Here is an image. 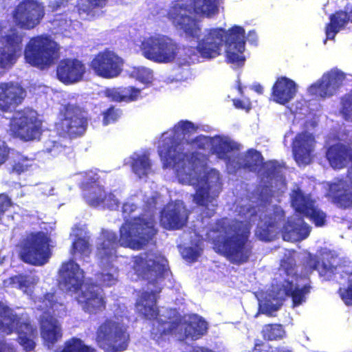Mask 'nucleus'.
Segmentation results:
<instances>
[{"instance_id": "obj_1", "label": "nucleus", "mask_w": 352, "mask_h": 352, "mask_svg": "<svg viewBox=\"0 0 352 352\" xmlns=\"http://www.w3.org/2000/svg\"><path fill=\"white\" fill-rule=\"evenodd\" d=\"M155 223V218L152 216H139L124 222L120 228L119 239L115 232L103 233L97 248L99 259L109 262L116 256L118 245L133 250H141L156 235L157 230Z\"/></svg>"}, {"instance_id": "obj_2", "label": "nucleus", "mask_w": 352, "mask_h": 352, "mask_svg": "<svg viewBox=\"0 0 352 352\" xmlns=\"http://www.w3.org/2000/svg\"><path fill=\"white\" fill-rule=\"evenodd\" d=\"M245 31L239 25H234L228 31L223 28L209 29L196 47L197 51L204 58H213L221 54V49L225 43L228 50L226 58L228 63L241 65L245 57L241 54L245 51Z\"/></svg>"}, {"instance_id": "obj_3", "label": "nucleus", "mask_w": 352, "mask_h": 352, "mask_svg": "<svg viewBox=\"0 0 352 352\" xmlns=\"http://www.w3.org/2000/svg\"><path fill=\"white\" fill-rule=\"evenodd\" d=\"M214 230L224 234L233 233L226 237L218 247L232 263L239 265L249 261L253 247L249 240L250 230L248 227L241 221H230L225 217L217 220Z\"/></svg>"}, {"instance_id": "obj_4", "label": "nucleus", "mask_w": 352, "mask_h": 352, "mask_svg": "<svg viewBox=\"0 0 352 352\" xmlns=\"http://www.w3.org/2000/svg\"><path fill=\"white\" fill-rule=\"evenodd\" d=\"M160 293L161 289L156 287L151 292H143L135 303L140 314L148 320H153L150 336L158 344L168 340L181 324L180 319L168 317L167 320H163L158 318L160 309L157 302Z\"/></svg>"}, {"instance_id": "obj_5", "label": "nucleus", "mask_w": 352, "mask_h": 352, "mask_svg": "<svg viewBox=\"0 0 352 352\" xmlns=\"http://www.w3.org/2000/svg\"><path fill=\"white\" fill-rule=\"evenodd\" d=\"M283 239L287 241H302L310 233V227L302 220H287L283 210H275L265 217V221L257 227L256 234L259 239L270 241L274 233L280 228Z\"/></svg>"}, {"instance_id": "obj_6", "label": "nucleus", "mask_w": 352, "mask_h": 352, "mask_svg": "<svg viewBox=\"0 0 352 352\" xmlns=\"http://www.w3.org/2000/svg\"><path fill=\"white\" fill-rule=\"evenodd\" d=\"M43 121L38 112L29 107L16 111L10 119L8 131L15 139L28 142L38 140L43 133Z\"/></svg>"}, {"instance_id": "obj_7", "label": "nucleus", "mask_w": 352, "mask_h": 352, "mask_svg": "<svg viewBox=\"0 0 352 352\" xmlns=\"http://www.w3.org/2000/svg\"><path fill=\"white\" fill-rule=\"evenodd\" d=\"M50 242L51 239L47 232L37 231L28 233L18 244L20 259L34 266L44 265L52 256Z\"/></svg>"}, {"instance_id": "obj_8", "label": "nucleus", "mask_w": 352, "mask_h": 352, "mask_svg": "<svg viewBox=\"0 0 352 352\" xmlns=\"http://www.w3.org/2000/svg\"><path fill=\"white\" fill-rule=\"evenodd\" d=\"M222 188L221 174L214 168H211L197 179L192 198L193 201L202 208L201 213L204 217L210 218L214 215L217 207L214 201Z\"/></svg>"}, {"instance_id": "obj_9", "label": "nucleus", "mask_w": 352, "mask_h": 352, "mask_svg": "<svg viewBox=\"0 0 352 352\" xmlns=\"http://www.w3.org/2000/svg\"><path fill=\"white\" fill-rule=\"evenodd\" d=\"M96 342L105 352H122L128 348L130 335L124 324L107 318L98 326Z\"/></svg>"}, {"instance_id": "obj_10", "label": "nucleus", "mask_w": 352, "mask_h": 352, "mask_svg": "<svg viewBox=\"0 0 352 352\" xmlns=\"http://www.w3.org/2000/svg\"><path fill=\"white\" fill-rule=\"evenodd\" d=\"M58 48L50 36L41 34L30 38L24 50V58L30 65L45 69L54 64Z\"/></svg>"}, {"instance_id": "obj_11", "label": "nucleus", "mask_w": 352, "mask_h": 352, "mask_svg": "<svg viewBox=\"0 0 352 352\" xmlns=\"http://www.w3.org/2000/svg\"><path fill=\"white\" fill-rule=\"evenodd\" d=\"M84 109L76 104L68 102L63 104L58 113V121L56 129L63 137L75 138L86 131L87 119Z\"/></svg>"}, {"instance_id": "obj_12", "label": "nucleus", "mask_w": 352, "mask_h": 352, "mask_svg": "<svg viewBox=\"0 0 352 352\" xmlns=\"http://www.w3.org/2000/svg\"><path fill=\"white\" fill-rule=\"evenodd\" d=\"M45 14L43 3L37 0H22L12 12L15 25L23 30H32L42 21Z\"/></svg>"}, {"instance_id": "obj_13", "label": "nucleus", "mask_w": 352, "mask_h": 352, "mask_svg": "<svg viewBox=\"0 0 352 352\" xmlns=\"http://www.w3.org/2000/svg\"><path fill=\"white\" fill-rule=\"evenodd\" d=\"M123 58L109 48L99 52L90 63V67L95 74L104 79L118 77L123 71Z\"/></svg>"}, {"instance_id": "obj_14", "label": "nucleus", "mask_w": 352, "mask_h": 352, "mask_svg": "<svg viewBox=\"0 0 352 352\" xmlns=\"http://www.w3.org/2000/svg\"><path fill=\"white\" fill-rule=\"evenodd\" d=\"M190 211L183 201L176 200L165 205L160 211V224L167 230H177L187 224Z\"/></svg>"}, {"instance_id": "obj_15", "label": "nucleus", "mask_w": 352, "mask_h": 352, "mask_svg": "<svg viewBox=\"0 0 352 352\" xmlns=\"http://www.w3.org/2000/svg\"><path fill=\"white\" fill-rule=\"evenodd\" d=\"M78 303L82 310L89 314L103 312L107 307V301L103 290L96 283H86L76 297Z\"/></svg>"}, {"instance_id": "obj_16", "label": "nucleus", "mask_w": 352, "mask_h": 352, "mask_svg": "<svg viewBox=\"0 0 352 352\" xmlns=\"http://www.w3.org/2000/svg\"><path fill=\"white\" fill-rule=\"evenodd\" d=\"M22 41V36L15 30L0 37V72L16 62L21 54Z\"/></svg>"}, {"instance_id": "obj_17", "label": "nucleus", "mask_w": 352, "mask_h": 352, "mask_svg": "<svg viewBox=\"0 0 352 352\" xmlns=\"http://www.w3.org/2000/svg\"><path fill=\"white\" fill-rule=\"evenodd\" d=\"M291 202L296 211L308 217L316 227L325 225L327 218L325 212L315 207L310 198L306 196L300 189L297 188L292 191Z\"/></svg>"}, {"instance_id": "obj_18", "label": "nucleus", "mask_w": 352, "mask_h": 352, "mask_svg": "<svg viewBox=\"0 0 352 352\" xmlns=\"http://www.w3.org/2000/svg\"><path fill=\"white\" fill-rule=\"evenodd\" d=\"M187 12V9L183 6L175 5L169 10L168 17L186 37L198 38L201 34V28L197 21L188 15Z\"/></svg>"}, {"instance_id": "obj_19", "label": "nucleus", "mask_w": 352, "mask_h": 352, "mask_svg": "<svg viewBox=\"0 0 352 352\" xmlns=\"http://www.w3.org/2000/svg\"><path fill=\"white\" fill-rule=\"evenodd\" d=\"M58 275L60 284L66 292L77 293L84 283V272L73 259L62 263Z\"/></svg>"}, {"instance_id": "obj_20", "label": "nucleus", "mask_w": 352, "mask_h": 352, "mask_svg": "<svg viewBox=\"0 0 352 352\" xmlns=\"http://www.w3.org/2000/svg\"><path fill=\"white\" fill-rule=\"evenodd\" d=\"M314 271H317L322 280H330L337 274V265L331 262L329 259H320L318 256L308 254L301 262V273L305 276H309Z\"/></svg>"}, {"instance_id": "obj_21", "label": "nucleus", "mask_w": 352, "mask_h": 352, "mask_svg": "<svg viewBox=\"0 0 352 352\" xmlns=\"http://www.w3.org/2000/svg\"><path fill=\"white\" fill-rule=\"evenodd\" d=\"M311 290V286L309 283L305 284L300 288L294 286L292 280L284 279L283 281L276 283L274 292L277 298L285 299L289 297L292 300V307H296L306 301V296Z\"/></svg>"}, {"instance_id": "obj_22", "label": "nucleus", "mask_w": 352, "mask_h": 352, "mask_svg": "<svg viewBox=\"0 0 352 352\" xmlns=\"http://www.w3.org/2000/svg\"><path fill=\"white\" fill-rule=\"evenodd\" d=\"M85 72L82 61L77 58H64L57 66L56 76L60 82L68 85L82 80Z\"/></svg>"}, {"instance_id": "obj_23", "label": "nucleus", "mask_w": 352, "mask_h": 352, "mask_svg": "<svg viewBox=\"0 0 352 352\" xmlns=\"http://www.w3.org/2000/svg\"><path fill=\"white\" fill-rule=\"evenodd\" d=\"M315 139L307 131L299 133L292 143V151L295 160L298 164H309L311 162Z\"/></svg>"}, {"instance_id": "obj_24", "label": "nucleus", "mask_w": 352, "mask_h": 352, "mask_svg": "<svg viewBox=\"0 0 352 352\" xmlns=\"http://www.w3.org/2000/svg\"><path fill=\"white\" fill-rule=\"evenodd\" d=\"M352 74L334 67L323 73L322 76L309 88H340L352 86Z\"/></svg>"}, {"instance_id": "obj_25", "label": "nucleus", "mask_w": 352, "mask_h": 352, "mask_svg": "<svg viewBox=\"0 0 352 352\" xmlns=\"http://www.w3.org/2000/svg\"><path fill=\"white\" fill-rule=\"evenodd\" d=\"M170 152L171 148H169L167 151L166 161L172 165L177 175L194 170L199 161L195 153H184L176 151L175 149H173V155H170Z\"/></svg>"}, {"instance_id": "obj_26", "label": "nucleus", "mask_w": 352, "mask_h": 352, "mask_svg": "<svg viewBox=\"0 0 352 352\" xmlns=\"http://www.w3.org/2000/svg\"><path fill=\"white\" fill-rule=\"evenodd\" d=\"M330 21L325 25L326 38L324 40L325 44L327 40H333L340 29L345 27L349 23H352V6L346 7L344 10H338L329 16Z\"/></svg>"}, {"instance_id": "obj_27", "label": "nucleus", "mask_w": 352, "mask_h": 352, "mask_svg": "<svg viewBox=\"0 0 352 352\" xmlns=\"http://www.w3.org/2000/svg\"><path fill=\"white\" fill-rule=\"evenodd\" d=\"M27 322L23 321L11 308L0 301V333L10 335L18 331L19 327Z\"/></svg>"}, {"instance_id": "obj_28", "label": "nucleus", "mask_w": 352, "mask_h": 352, "mask_svg": "<svg viewBox=\"0 0 352 352\" xmlns=\"http://www.w3.org/2000/svg\"><path fill=\"white\" fill-rule=\"evenodd\" d=\"M41 335L44 344L50 348L62 338V330L56 319L47 316L41 321Z\"/></svg>"}, {"instance_id": "obj_29", "label": "nucleus", "mask_w": 352, "mask_h": 352, "mask_svg": "<svg viewBox=\"0 0 352 352\" xmlns=\"http://www.w3.org/2000/svg\"><path fill=\"white\" fill-rule=\"evenodd\" d=\"M236 170L243 169L249 172L257 173L264 164L261 153L254 148L248 149L243 154L237 156Z\"/></svg>"}, {"instance_id": "obj_30", "label": "nucleus", "mask_w": 352, "mask_h": 352, "mask_svg": "<svg viewBox=\"0 0 352 352\" xmlns=\"http://www.w3.org/2000/svg\"><path fill=\"white\" fill-rule=\"evenodd\" d=\"M333 202L340 208H352V190L347 182L340 179L330 186Z\"/></svg>"}, {"instance_id": "obj_31", "label": "nucleus", "mask_w": 352, "mask_h": 352, "mask_svg": "<svg viewBox=\"0 0 352 352\" xmlns=\"http://www.w3.org/2000/svg\"><path fill=\"white\" fill-rule=\"evenodd\" d=\"M26 97V89H0V110L8 112L21 104Z\"/></svg>"}, {"instance_id": "obj_32", "label": "nucleus", "mask_w": 352, "mask_h": 352, "mask_svg": "<svg viewBox=\"0 0 352 352\" xmlns=\"http://www.w3.org/2000/svg\"><path fill=\"white\" fill-rule=\"evenodd\" d=\"M179 45L171 38L162 35L158 63H168L173 62L179 52Z\"/></svg>"}, {"instance_id": "obj_33", "label": "nucleus", "mask_w": 352, "mask_h": 352, "mask_svg": "<svg viewBox=\"0 0 352 352\" xmlns=\"http://www.w3.org/2000/svg\"><path fill=\"white\" fill-rule=\"evenodd\" d=\"M18 341L26 352L32 351L36 346L34 339L37 335V330L30 322H25L18 329Z\"/></svg>"}, {"instance_id": "obj_34", "label": "nucleus", "mask_w": 352, "mask_h": 352, "mask_svg": "<svg viewBox=\"0 0 352 352\" xmlns=\"http://www.w3.org/2000/svg\"><path fill=\"white\" fill-rule=\"evenodd\" d=\"M207 330L208 324L201 317L195 316L185 322L184 335L187 338L199 339L206 333Z\"/></svg>"}, {"instance_id": "obj_35", "label": "nucleus", "mask_w": 352, "mask_h": 352, "mask_svg": "<svg viewBox=\"0 0 352 352\" xmlns=\"http://www.w3.org/2000/svg\"><path fill=\"white\" fill-rule=\"evenodd\" d=\"M238 148V145L234 142L219 138L212 143L211 151L217 158L224 160L227 164H229L230 157L228 154Z\"/></svg>"}, {"instance_id": "obj_36", "label": "nucleus", "mask_w": 352, "mask_h": 352, "mask_svg": "<svg viewBox=\"0 0 352 352\" xmlns=\"http://www.w3.org/2000/svg\"><path fill=\"white\" fill-rule=\"evenodd\" d=\"M161 36H151L142 41L141 51L143 56L148 60L158 62Z\"/></svg>"}, {"instance_id": "obj_37", "label": "nucleus", "mask_w": 352, "mask_h": 352, "mask_svg": "<svg viewBox=\"0 0 352 352\" xmlns=\"http://www.w3.org/2000/svg\"><path fill=\"white\" fill-rule=\"evenodd\" d=\"M147 254H140L133 258L134 270L144 275L155 271L156 265H158L154 259L147 258Z\"/></svg>"}, {"instance_id": "obj_38", "label": "nucleus", "mask_w": 352, "mask_h": 352, "mask_svg": "<svg viewBox=\"0 0 352 352\" xmlns=\"http://www.w3.org/2000/svg\"><path fill=\"white\" fill-rule=\"evenodd\" d=\"M261 334L265 340H280L286 336L284 327L280 324H267L263 326Z\"/></svg>"}, {"instance_id": "obj_39", "label": "nucleus", "mask_w": 352, "mask_h": 352, "mask_svg": "<svg viewBox=\"0 0 352 352\" xmlns=\"http://www.w3.org/2000/svg\"><path fill=\"white\" fill-rule=\"evenodd\" d=\"M191 6L195 12L205 14L207 16L213 15L218 12L217 0H191Z\"/></svg>"}, {"instance_id": "obj_40", "label": "nucleus", "mask_w": 352, "mask_h": 352, "mask_svg": "<svg viewBox=\"0 0 352 352\" xmlns=\"http://www.w3.org/2000/svg\"><path fill=\"white\" fill-rule=\"evenodd\" d=\"M105 193L106 192L104 188L96 185L85 192L84 198L89 206L93 207H101Z\"/></svg>"}, {"instance_id": "obj_41", "label": "nucleus", "mask_w": 352, "mask_h": 352, "mask_svg": "<svg viewBox=\"0 0 352 352\" xmlns=\"http://www.w3.org/2000/svg\"><path fill=\"white\" fill-rule=\"evenodd\" d=\"M133 171L139 177L146 176L151 170V164L146 154L138 155L131 163Z\"/></svg>"}, {"instance_id": "obj_42", "label": "nucleus", "mask_w": 352, "mask_h": 352, "mask_svg": "<svg viewBox=\"0 0 352 352\" xmlns=\"http://www.w3.org/2000/svg\"><path fill=\"white\" fill-rule=\"evenodd\" d=\"M60 352H96V350L78 338H72L66 341Z\"/></svg>"}, {"instance_id": "obj_43", "label": "nucleus", "mask_w": 352, "mask_h": 352, "mask_svg": "<svg viewBox=\"0 0 352 352\" xmlns=\"http://www.w3.org/2000/svg\"><path fill=\"white\" fill-rule=\"evenodd\" d=\"M114 91L115 89H106L105 94L111 98L112 101L130 102L139 98L141 89H130L128 95H122Z\"/></svg>"}, {"instance_id": "obj_44", "label": "nucleus", "mask_w": 352, "mask_h": 352, "mask_svg": "<svg viewBox=\"0 0 352 352\" xmlns=\"http://www.w3.org/2000/svg\"><path fill=\"white\" fill-rule=\"evenodd\" d=\"M280 268L287 276L295 278L296 280L300 276L297 272L296 260L292 256H287L281 259Z\"/></svg>"}, {"instance_id": "obj_45", "label": "nucleus", "mask_w": 352, "mask_h": 352, "mask_svg": "<svg viewBox=\"0 0 352 352\" xmlns=\"http://www.w3.org/2000/svg\"><path fill=\"white\" fill-rule=\"evenodd\" d=\"M340 113L346 121L352 122V89L341 98Z\"/></svg>"}, {"instance_id": "obj_46", "label": "nucleus", "mask_w": 352, "mask_h": 352, "mask_svg": "<svg viewBox=\"0 0 352 352\" xmlns=\"http://www.w3.org/2000/svg\"><path fill=\"white\" fill-rule=\"evenodd\" d=\"M296 89H272L271 97L276 103L285 104L295 95Z\"/></svg>"}, {"instance_id": "obj_47", "label": "nucleus", "mask_w": 352, "mask_h": 352, "mask_svg": "<svg viewBox=\"0 0 352 352\" xmlns=\"http://www.w3.org/2000/svg\"><path fill=\"white\" fill-rule=\"evenodd\" d=\"M79 252L81 255L89 256L91 254L90 245L87 240L82 237H78L72 244L71 254H75Z\"/></svg>"}, {"instance_id": "obj_48", "label": "nucleus", "mask_w": 352, "mask_h": 352, "mask_svg": "<svg viewBox=\"0 0 352 352\" xmlns=\"http://www.w3.org/2000/svg\"><path fill=\"white\" fill-rule=\"evenodd\" d=\"M347 278V287L345 288H339L338 293L344 301L348 305H352V270L351 272H345Z\"/></svg>"}, {"instance_id": "obj_49", "label": "nucleus", "mask_w": 352, "mask_h": 352, "mask_svg": "<svg viewBox=\"0 0 352 352\" xmlns=\"http://www.w3.org/2000/svg\"><path fill=\"white\" fill-rule=\"evenodd\" d=\"M30 166V160L28 157L18 153L16 159L13 161L10 173L20 175L22 173L26 171L28 167Z\"/></svg>"}, {"instance_id": "obj_50", "label": "nucleus", "mask_w": 352, "mask_h": 352, "mask_svg": "<svg viewBox=\"0 0 352 352\" xmlns=\"http://www.w3.org/2000/svg\"><path fill=\"white\" fill-rule=\"evenodd\" d=\"M107 0H80L79 10L89 14L95 9L102 8L106 5Z\"/></svg>"}, {"instance_id": "obj_51", "label": "nucleus", "mask_w": 352, "mask_h": 352, "mask_svg": "<svg viewBox=\"0 0 352 352\" xmlns=\"http://www.w3.org/2000/svg\"><path fill=\"white\" fill-rule=\"evenodd\" d=\"M102 123L104 125H108L113 123L118 119L120 114L118 110L111 106L102 113Z\"/></svg>"}, {"instance_id": "obj_52", "label": "nucleus", "mask_w": 352, "mask_h": 352, "mask_svg": "<svg viewBox=\"0 0 352 352\" xmlns=\"http://www.w3.org/2000/svg\"><path fill=\"white\" fill-rule=\"evenodd\" d=\"M135 77L140 82L149 85L153 81V74L145 68L138 69L135 71Z\"/></svg>"}, {"instance_id": "obj_53", "label": "nucleus", "mask_w": 352, "mask_h": 352, "mask_svg": "<svg viewBox=\"0 0 352 352\" xmlns=\"http://www.w3.org/2000/svg\"><path fill=\"white\" fill-rule=\"evenodd\" d=\"M261 168L264 169L263 173V177L268 179L272 178L277 174L278 165L276 162L273 161L264 162V164L261 165Z\"/></svg>"}, {"instance_id": "obj_54", "label": "nucleus", "mask_w": 352, "mask_h": 352, "mask_svg": "<svg viewBox=\"0 0 352 352\" xmlns=\"http://www.w3.org/2000/svg\"><path fill=\"white\" fill-rule=\"evenodd\" d=\"M119 206V201L116 196L111 192H106L102 201L101 207L113 210Z\"/></svg>"}, {"instance_id": "obj_55", "label": "nucleus", "mask_w": 352, "mask_h": 352, "mask_svg": "<svg viewBox=\"0 0 352 352\" xmlns=\"http://www.w3.org/2000/svg\"><path fill=\"white\" fill-rule=\"evenodd\" d=\"M296 82L286 77L280 76L277 78L272 88H296Z\"/></svg>"}, {"instance_id": "obj_56", "label": "nucleus", "mask_w": 352, "mask_h": 352, "mask_svg": "<svg viewBox=\"0 0 352 352\" xmlns=\"http://www.w3.org/2000/svg\"><path fill=\"white\" fill-rule=\"evenodd\" d=\"M272 346L263 340L257 339L254 342V347L250 352H271Z\"/></svg>"}, {"instance_id": "obj_57", "label": "nucleus", "mask_w": 352, "mask_h": 352, "mask_svg": "<svg viewBox=\"0 0 352 352\" xmlns=\"http://www.w3.org/2000/svg\"><path fill=\"white\" fill-rule=\"evenodd\" d=\"M10 148L3 140H0V166L3 164L9 158Z\"/></svg>"}, {"instance_id": "obj_58", "label": "nucleus", "mask_w": 352, "mask_h": 352, "mask_svg": "<svg viewBox=\"0 0 352 352\" xmlns=\"http://www.w3.org/2000/svg\"><path fill=\"white\" fill-rule=\"evenodd\" d=\"M183 254L184 257L190 261H195L199 256L198 251L192 247L184 248Z\"/></svg>"}, {"instance_id": "obj_59", "label": "nucleus", "mask_w": 352, "mask_h": 352, "mask_svg": "<svg viewBox=\"0 0 352 352\" xmlns=\"http://www.w3.org/2000/svg\"><path fill=\"white\" fill-rule=\"evenodd\" d=\"M43 302L49 307H53L56 304V294L53 292H47L43 295Z\"/></svg>"}, {"instance_id": "obj_60", "label": "nucleus", "mask_w": 352, "mask_h": 352, "mask_svg": "<svg viewBox=\"0 0 352 352\" xmlns=\"http://www.w3.org/2000/svg\"><path fill=\"white\" fill-rule=\"evenodd\" d=\"M60 144L56 141L48 140L45 142V151L48 153H52L54 151L59 149Z\"/></svg>"}, {"instance_id": "obj_61", "label": "nucleus", "mask_w": 352, "mask_h": 352, "mask_svg": "<svg viewBox=\"0 0 352 352\" xmlns=\"http://www.w3.org/2000/svg\"><path fill=\"white\" fill-rule=\"evenodd\" d=\"M207 140V138L203 135L197 136L194 138L192 141V143L197 144V148L200 149L205 148V143Z\"/></svg>"}, {"instance_id": "obj_62", "label": "nucleus", "mask_w": 352, "mask_h": 352, "mask_svg": "<svg viewBox=\"0 0 352 352\" xmlns=\"http://www.w3.org/2000/svg\"><path fill=\"white\" fill-rule=\"evenodd\" d=\"M247 40L251 44L256 45L257 42V36L254 30H251L248 32Z\"/></svg>"}, {"instance_id": "obj_63", "label": "nucleus", "mask_w": 352, "mask_h": 352, "mask_svg": "<svg viewBox=\"0 0 352 352\" xmlns=\"http://www.w3.org/2000/svg\"><path fill=\"white\" fill-rule=\"evenodd\" d=\"M12 348L4 341L0 340V352H10Z\"/></svg>"}, {"instance_id": "obj_64", "label": "nucleus", "mask_w": 352, "mask_h": 352, "mask_svg": "<svg viewBox=\"0 0 352 352\" xmlns=\"http://www.w3.org/2000/svg\"><path fill=\"white\" fill-rule=\"evenodd\" d=\"M271 352H293L292 350L288 347L283 346H278L271 351Z\"/></svg>"}]
</instances>
